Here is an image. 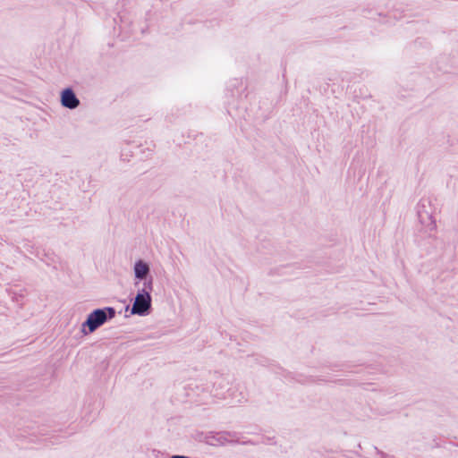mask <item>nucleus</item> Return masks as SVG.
Returning a JSON list of instances; mask_svg holds the SVG:
<instances>
[{"instance_id": "nucleus-1", "label": "nucleus", "mask_w": 458, "mask_h": 458, "mask_svg": "<svg viewBox=\"0 0 458 458\" xmlns=\"http://www.w3.org/2000/svg\"><path fill=\"white\" fill-rule=\"evenodd\" d=\"M151 306V297L148 293H138L132 305V314H144Z\"/></svg>"}, {"instance_id": "nucleus-2", "label": "nucleus", "mask_w": 458, "mask_h": 458, "mask_svg": "<svg viewBox=\"0 0 458 458\" xmlns=\"http://www.w3.org/2000/svg\"><path fill=\"white\" fill-rule=\"evenodd\" d=\"M106 320V314L102 310H96L92 313H90L83 324V326H87L89 329V332L95 331L98 327L103 325Z\"/></svg>"}, {"instance_id": "nucleus-3", "label": "nucleus", "mask_w": 458, "mask_h": 458, "mask_svg": "<svg viewBox=\"0 0 458 458\" xmlns=\"http://www.w3.org/2000/svg\"><path fill=\"white\" fill-rule=\"evenodd\" d=\"M61 102L62 105L69 107V108H75L79 106V100L76 98L73 91L70 89H64L62 93L61 97Z\"/></svg>"}, {"instance_id": "nucleus-4", "label": "nucleus", "mask_w": 458, "mask_h": 458, "mask_svg": "<svg viewBox=\"0 0 458 458\" xmlns=\"http://www.w3.org/2000/svg\"><path fill=\"white\" fill-rule=\"evenodd\" d=\"M134 270L136 277L142 279L147 276L148 272V267L147 264L139 261L136 263Z\"/></svg>"}, {"instance_id": "nucleus-5", "label": "nucleus", "mask_w": 458, "mask_h": 458, "mask_svg": "<svg viewBox=\"0 0 458 458\" xmlns=\"http://www.w3.org/2000/svg\"><path fill=\"white\" fill-rule=\"evenodd\" d=\"M171 458H188V457L182 456V455H174Z\"/></svg>"}]
</instances>
